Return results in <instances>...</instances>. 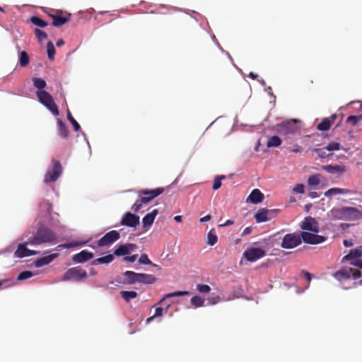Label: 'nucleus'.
Masks as SVG:
<instances>
[{
    "instance_id": "1",
    "label": "nucleus",
    "mask_w": 362,
    "mask_h": 362,
    "mask_svg": "<svg viewBox=\"0 0 362 362\" xmlns=\"http://www.w3.org/2000/svg\"><path fill=\"white\" fill-rule=\"evenodd\" d=\"M329 216L333 220L351 221L362 219V206L361 209L351 206L333 208L329 211Z\"/></svg>"
},
{
    "instance_id": "2",
    "label": "nucleus",
    "mask_w": 362,
    "mask_h": 362,
    "mask_svg": "<svg viewBox=\"0 0 362 362\" xmlns=\"http://www.w3.org/2000/svg\"><path fill=\"white\" fill-rule=\"evenodd\" d=\"M57 240V235L45 226H40L34 235L29 239L31 245H39L43 243H53Z\"/></svg>"
},
{
    "instance_id": "3",
    "label": "nucleus",
    "mask_w": 362,
    "mask_h": 362,
    "mask_svg": "<svg viewBox=\"0 0 362 362\" xmlns=\"http://www.w3.org/2000/svg\"><path fill=\"white\" fill-rule=\"evenodd\" d=\"M164 192V188L158 187L153 189H141L139 192V195L141 197L140 199L136 201V202L132 206V209L134 212H138L141 208L143 204H148L156 197L159 196Z\"/></svg>"
},
{
    "instance_id": "4",
    "label": "nucleus",
    "mask_w": 362,
    "mask_h": 362,
    "mask_svg": "<svg viewBox=\"0 0 362 362\" xmlns=\"http://www.w3.org/2000/svg\"><path fill=\"white\" fill-rule=\"evenodd\" d=\"M298 122L295 119L283 122L276 125V131L282 135L295 134L300 131Z\"/></svg>"
},
{
    "instance_id": "5",
    "label": "nucleus",
    "mask_w": 362,
    "mask_h": 362,
    "mask_svg": "<svg viewBox=\"0 0 362 362\" xmlns=\"http://www.w3.org/2000/svg\"><path fill=\"white\" fill-rule=\"evenodd\" d=\"M37 96L39 101L43 104L55 116L59 115V110L52 95L45 90H38Z\"/></svg>"
},
{
    "instance_id": "6",
    "label": "nucleus",
    "mask_w": 362,
    "mask_h": 362,
    "mask_svg": "<svg viewBox=\"0 0 362 362\" xmlns=\"http://www.w3.org/2000/svg\"><path fill=\"white\" fill-rule=\"evenodd\" d=\"M88 277L87 272L80 267H72L68 269L62 277V281H79Z\"/></svg>"
},
{
    "instance_id": "7",
    "label": "nucleus",
    "mask_w": 362,
    "mask_h": 362,
    "mask_svg": "<svg viewBox=\"0 0 362 362\" xmlns=\"http://www.w3.org/2000/svg\"><path fill=\"white\" fill-rule=\"evenodd\" d=\"M301 243V234L288 233L283 238L281 246L284 249H292L300 245Z\"/></svg>"
},
{
    "instance_id": "8",
    "label": "nucleus",
    "mask_w": 362,
    "mask_h": 362,
    "mask_svg": "<svg viewBox=\"0 0 362 362\" xmlns=\"http://www.w3.org/2000/svg\"><path fill=\"white\" fill-rule=\"evenodd\" d=\"M265 255L264 250L260 247H249L244 251L243 257L247 262H254L264 257Z\"/></svg>"
},
{
    "instance_id": "9",
    "label": "nucleus",
    "mask_w": 362,
    "mask_h": 362,
    "mask_svg": "<svg viewBox=\"0 0 362 362\" xmlns=\"http://www.w3.org/2000/svg\"><path fill=\"white\" fill-rule=\"evenodd\" d=\"M53 167L52 170H49L45 175L44 182L45 183L55 182L61 175L62 167L59 161L52 160Z\"/></svg>"
},
{
    "instance_id": "10",
    "label": "nucleus",
    "mask_w": 362,
    "mask_h": 362,
    "mask_svg": "<svg viewBox=\"0 0 362 362\" xmlns=\"http://www.w3.org/2000/svg\"><path fill=\"white\" fill-rule=\"evenodd\" d=\"M120 238V233L117 230H111L98 240V247L110 246Z\"/></svg>"
},
{
    "instance_id": "11",
    "label": "nucleus",
    "mask_w": 362,
    "mask_h": 362,
    "mask_svg": "<svg viewBox=\"0 0 362 362\" xmlns=\"http://www.w3.org/2000/svg\"><path fill=\"white\" fill-rule=\"evenodd\" d=\"M279 211V209L269 210L267 209H261L255 215V218L257 223L265 222L275 217Z\"/></svg>"
},
{
    "instance_id": "12",
    "label": "nucleus",
    "mask_w": 362,
    "mask_h": 362,
    "mask_svg": "<svg viewBox=\"0 0 362 362\" xmlns=\"http://www.w3.org/2000/svg\"><path fill=\"white\" fill-rule=\"evenodd\" d=\"M301 240L304 243L310 245H316L323 243L326 240V238L322 235L311 233L309 232L303 231L301 233Z\"/></svg>"
},
{
    "instance_id": "13",
    "label": "nucleus",
    "mask_w": 362,
    "mask_h": 362,
    "mask_svg": "<svg viewBox=\"0 0 362 362\" xmlns=\"http://www.w3.org/2000/svg\"><path fill=\"white\" fill-rule=\"evenodd\" d=\"M28 245H30V243H29V240L28 242L19 244L17 247V250L15 251L13 254V257L17 258H23L25 257L35 255L38 253L37 251L28 249Z\"/></svg>"
},
{
    "instance_id": "14",
    "label": "nucleus",
    "mask_w": 362,
    "mask_h": 362,
    "mask_svg": "<svg viewBox=\"0 0 362 362\" xmlns=\"http://www.w3.org/2000/svg\"><path fill=\"white\" fill-rule=\"evenodd\" d=\"M300 227L304 230H308L313 233L319 232V226L315 219L311 216H307L300 223Z\"/></svg>"
},
{
    "instance_id": "15",
    "label": "nucleus",
    "mask_w": 362,
    "mask_h": 362,
    "mask_svg": "<svg viewBox=\"0 0 362 362\" xmlns=\"http://www.w3.org/2000/svg\"><path fill=\"white\" fill-rule=\"evenodd\" d=\"M121 224L128 227L136 228L139 224V216L130 212H127L122 218Z\"/></svg>"
},
{
    "instance_id": "16",
    "label": "nucleus",
    "mask_w": 362,
    "mask_h": 362,
    "mask_svg": "<svg viewBox=\"0 0 362 362\" xmlns=\"http://www.w3.org/2000/svg\"><path fill=\"white\" fill-rule=\"evenodd\" d=\"M93 257V253L87 250H82L80 252L73 255L72 260L75 263H83Z\"/></svg>"
},
{
    "instance_id": "17",
    "label": "nucleus",
    "mask_w": 362,
    "mask_h": 362,
    "mask_svg": "<svg viewBox=\"0 0 362 362\" xmlns=\"http://www.w3.org/2000/svg\"><path fill=\"white\" fill-rule=\"evenodd\" d=\"M136 247V245L128 243L119 245L114 252L116 256L127 255L130 250H134Z\"/></svg>"
},
{
    "instance_id": "18",
    "label": "nucleus",
    "mask_w": 362,
    "mask_h": 362,
    "mask_svg": "<svg viewBox=\"0 0 362 362\" xmlns=\"http://www.w3.org/2000/svg\"><path fill=\"white\" fill-rule=\"evenodd\" d=\"M264 194L258 189H253L247 197L246 202L252 204H259L262 202Z\"/></svg>"
},
{
    "instance_id": "19",
    "label": "nucleus",
    "mask_w": 362,
    "mask_h": 362,
    "mask_svg": "<svg viewBox=\"0 0 362 362\" xmlns=\"http://www.w3.org/2000/svg\"><path fill=\"white\" fill-rule=\"evenodd\" d=\"M362 256V250L361 248L357 247L354 250H351L349 254L345 255L343 259L342 262L345 261H350L354 262L355 260L358 259Z\"/></svg>"
},
{
    "instance_id": "20",
    "label": "nucleus",
    "mask_w": 362,
    "mask_h": 362,
    "mask_svg": "<svg viewBox=\"0 0 362 362\" xmlns=\"http://www.w3.org/2000/svg\"><path fill=\"white\" fill-rule=\"evenodd\" d=\"M158 214V209H153L151 213L147 214L142 219L143 227L148 228L151 226Z\"/></svg>"
},
{
    "instance_id": "21",
    "label": "nucleus",
    "mask_w": 362,
    "mask_h": 362,
    "mask_svg": "<svg viewBox=\"0 0 362 362\" xmlns=\"http://www.w3.org/2000/svg\"><path fill=\"white\" fill-rule=\"evenodd\" d=\"M57 257H58V254L54 253V254H52V255H47L45 257H40L35 261V265L36 267H43L45 265L49 264Z\"/></svg>"
},
{
    "instance_id": "22",
    "label": "nucleus",
    "mask_w": 362,
    "mask_h": 362,
    "mask_svg": "<svg viewBox=\"0 0 362 362\" xmlns=\"http://www.w3.org/2000/svg\"><path fill=\"white\" fill-rule=\"evenodd\" d=\"M156 278L152 274L138 273V283L143 284H153Z\"/></svg>"
},
{
    "instance_id": "23",
    "label": "nucleus",
    "mask_w": 362,
    "mask_h": 362,
    "mask_svg": "<svg viewBox=\"0 0 362 362\" xmlns=\"http://www.w3.org/2000/svg\"><path fill=\"white\" fill-rule=\"evenodd\" d=\"M53 19L52 25L54 27H61L69 21L70 14L68 16H62L60 15H50Z\"/></svg>"
},
{
    "instance_id": "24",
    "label": "nucleus",
    "mask_w": 362,
    "mask_h": 362,
    "mask_svg": "<svg viewBox=\"0 0 362 362\" xmlns=\"http://www.w3.org/2000/svg\"><path fill=\"white\" fill-rule=\"evenodd\" d=\"M321 169L327 171V173L330 174H334L336 173H343L346 171V167L344 165H323L321 167Z\"/></svg>"
},
{
    "instance_id": "25",
    "label": "nucleus",
    "mask_w": 362,
    "mask_h": 362,
    "mask_svg": "<svg viewBox=\"0 0 362 362\" xmlns=\"http://www.w3.org/2000/svg\"><path fill=\"white\" fill-rule=\"evenodd\" d=\"M352 194V191L349 189L334 187L328 189L325 192V197H331L336 194Z\"/></svg>"
},
{
    "instance_id": "26",
    "label": "nucleus",
    "mask_w": 362,
    "mask_h": 362,
    "mask_svg": "<svg viewBox=\"0 0 362 362\" xmlns=\"http://www.w3.org/2000/svg\"><path fill=\"white\" fill-rule=\"evenodd\" d=\"M350 272L351 271L349 269H343L334 273V276L339 281H342L351 279Z\"/></svg>"
},
{
    "instance_id": "27",
    "label": "nucleus",
    "mask_w": 362,
    "mask_h": 362,
    "mask_svg": "<svg viewBox=\"0 0 362 362\" xmlns=\"http://www.w3.org/2000/svg\"><path fill=\"white\" fill-rule=\"evenodd\" d=\"M126 278V283L128 284H134L138 283V273L132 271H127L123 274Z\"/></svg>"
},
{
    "instance_id": "28",
    "label": "nucleus",
    "mask_w": 362,
    "mask_h": 362,
    "mask_svg": "<svg viewBox=\"0 0 362 362\" xmlns=\"http://www.w3.org/2000/svg\"><path fill=\"white\" fill-rule=\"evenodd\" d=\"M114 259L113 255H107L104 257H101L99 258H97L92 261L91 264L92 265H98L100 264H109L112 262Z\"/></svg>"
},
{
    "instance_id": "29",
    "label": "nucleus",
    "mask_w": 362,
    "mask_h": 362,
    "mask_svg": "<svg viewBox=\"0 0 362 362\" xmlns=\"http://www.w3.org/2000/svg\"><path fill=\"white\" fill-rule=\"evenodd\" d=\"M57 131L59 135L62 138H66L69 135V129L66 124L60 119L57 121Z\"/></svg>"
},
{
    "instance_id": "30",
    "label": "nucleus",
    "mask_w": 362,
    "mask_h": 362,
    "mask_svg": "<svg viewBox=\"0 0 362 362\" xmlns=\"http://www.w3.org/2000/svg\"><path fill=\"white\" fill-rule=\"evenodd\" d=\"M282 141L278 136H272L269 138L267 142V146L268 148L279 147L281 146Z\"/></svg>"
},
{
    "instance_id": "31",
    "label": "nucleus",
    "mask_w": 362,
    "mask_h": 362,
    "mask_svg": "<svg viewBox=\"0 0 362 362\" xmlns=\"http://www.w3.org/2000/svg\"><path fill=\"white\" fill-rule=\"evenodd\" d=\"M137 295H138L137 293L134 291H120V296L127 302H129L132 299L136 298Z\"/></svg>"
},
{
    "instance_id": "32",
    "label": "nucleus",
    "mask_w": 362,
    "mask_h": 362,
    "mask_svg": "<svg viewBox=\"0 0 362 362\" xmlns=\"http://www.w3.org/2000/svg\"><path fill=\"white\" fill-rule=\"evenodd\" d=\"M30 62L29 56L25 51H21L19 54V64L25 67L28 65Z\"/></svg>"
},
{
    "instance_id": "33",
    "label": "nucleus",
    "mask_w": 362,
    "mask_h": 362,
    "mask_svg": "<svg viewBox=\"0 0 362 362\" xmlns=\"http://www.w3.org/2000/svg\"><path fill=\"white\" fill-rule=\"evenodd\" d=\"M218 241V237L216 234L215 230L211 229L207 234V244L213 246Z\"/></svg>"
},
{
    "instance_id": "34",
    "label": "nucleus",
    "mask_w": 362,
    "mask_h": 362,
    "mask_svg": "<svg viewBox=\"0 0 362 362\" xmlns=\"http://www.w3.org/2000/svg\"><path fill=\"white\" fill-rule=\"evenodd\" d=\"M30 21L33 25H35L37 27H40V28H45L48 25L46 21H45L40 17L35 16H32L30 18Z\"/></svg>"
},
{
    "instance_id": "35",
    "label": "nucleus",
    "mask_w": 362,
    "mask_h": 362,
    "mask_svg": "<svg viewBox=\"0 0 362 362\" xmlns=\"http://www.w3.org/2000/svg\"><path fill=\"white\" fill-rule=\"evenodd\" d=\"M332 122L329 118H325L322 121L317 124V129L320 131H327L329 129Z\"/></svg>"
},
{
    "instance_id": "36",
    "label": "nucleus",
    "mask_w": 362,
    "mask_h": 362,
    "mask_svg": "<svg viewBox=\"0 0 362 362\" xmlns=\"http://www.w3.org/2000/svg\"><path fill=\"white\" fill-rule=\"evenodd\" d=\"M320 174H315L310 176L308 179V185L309 186H317L320 182Z\"/></svg>"
},
{
    "instance_id": "37",
    "label": "nucleus",
    "mask_w": 362,
    "mask_h": 362,
    "mask_svg": "<svg viewBox=\"0 0 362 362\" xmlns=\"http://www.w3.org/2000/svg\"><path fill=\"white\" fill-rule=\"evenodd\" d=\"M139 262L140 264H148V265H152L153 267H157L158 269H160V267L156 264H153L148 257V255L146 254H142L139 259Z\"/></svg>"
},
{
    "instance_id": "38",
    "label": "nucleus",
    "mask_w": 362,
    "mask_h": 362,
    "mask_svg": "<svg viewBox=\"0 0 362 362\" xmlns=\"http://www.w3.org/2000/svg\"><path fill=\"white\" fill-rule=\"evenodd\" d=\"M188 295H189V291H175V292L165 294L164 296V297L161 299V300L160 301L159 303H160L162 301H163L165 298L188 296Z\"/></svg>"
},
{
    "instance_id": "39",
    "label": "nucleus",
    "mask_w": 362,
    "mask_h": 362,
    "mask_svg": "<svg viewBox=\"0 0 362 362\" xmlns=\"http://www.w3.org/2000/svg\"><path fill=\"white\" fill-rule=\"evenodd\" d=\"M84 244H85V243H79V242H77V241H74V242H71V243H64V244L59 245L56 247V250H59V249H61V248L76 247H78V246L83 245Z\"/></svg>"
},
{
    "instance_id": "40",
    "label": "nucleus",
    "mask_w": 362,
    "mask_h": 362,
    "mask_svg": "<svg viewBox=\"0 0 362 362\" xmlns=\"http://www.w3.org/2000/svg\"><path fill=\"white\" fill-rule=\"evenodd\" d=\"M33 85L35 88H38L39 90H42L46 86V82L44 79L40 78H33Z\"/></svg>"
},
{
    "instance_id": "41",
    "label": "nucleus",
    "mask_w": 362,
    "mask_h": 362,
    "mask_svg": "<svg viewBox=\"0 0 362 362\" xmlns=\"http://www.w3.org/2000/svg\"><path fill=\"white\" fill-rule=\"evenodd\" d=\"M191 303L195 308H199L204 305V299L199 296H194L191 298Z\"/></svg>"
},
{
    "instance_id": "42",
    "label": "nucleus",
    "mask_w": 362,
    "mask_h": 362,
    "mask_svg": "<svg viewBox=\"0 0 362 362\" xmlns=\"http://www.w3.org/2000/svg\"><path fill=\"white\" fill-rule=\"evenodd\" d=\"M47 52L48 58L52 60L55 54V48L53 43L51 41H49L47 44Z\"/></svg>"
},
{
    "instance_id": "43",
    "label": "nucleus",
    "mask_w": 362,
    "mask_h": 362,
    "mask_svg": "<svg viewBox=\"0 0 362 362\" xmlns=\"http://www.w3.org/2000/svg\"><path fill=\"white\" fill-rule=\"evenodd\" d=\"M361 120H362V115H351L347 117L346 122L352 124L353 126H356Z\"/></svg>"
},
{
    "instance_id": "44",
    "label": "nucleus",
    "mask_w": 362,
    "mask_h": 362,
    "mask_svg": "<svg viewBox=\"0 0 362 362\" xmlns=\"http://www.w3.org/2000/svg\"><path fill=\"white\" fill-rule=\"evenodd\" d=\"M35 35L38 41L42 42L47 38V35L45 31H42L38 28L34 30Z\"/></svg>"
},
{
    "instance_id": "45",
    "label": "nucleus",
    "mask_w": 362,
    "mask_h": 362,
    "mask_svg": "<svg viewBox=\"0 0 362 362\" xmlns=\"http://www.w3.org/2000/svg\"><path fill=\"white\" fill-rule=\"evenodd\" d=\"M67 119L71 123V124L73 125L74 129L76 132H78L80 129V128H81L80 125L76 121V119L73 117V116L71 115V114L69 110H67Z\"/></svg>"
},
{
    "instance_id": "46",
    "label": "nucleus",
    "mask_w": 362,
    "mask_h": 362,
    "mask_svg": "<svg viewBox=\"0 0 362 362\" xmlns=\"http://www.w3.org/2000/svg\"><path fill=\"white\" fill-rule=\"evenodd\" d=\"M33 276V272H31L30 271H24V272H21L18 274L17 279L19 281H22V280L28 279L32 277Z\"/></svg>"
},
{
    "instance_id": "47",
    "label": "nucleus",
    "mask_w": 362,
    "mask_h": 362,
    "mask_svg": "<svg viewBox=\"0 0 362 362\" xmlns=\"http://www.w3.org/2000/svg\"><path fill=\"white\" fill-rule=\"evenodd\" d=\"M341 148V144L339 142H332L329 144L325 148L329 151H337Z\"/></svg>"
},
{
    "instance_id": "48",
    "label": "nucleus",
    "mask_w": 362,
    "mask_h": 362,
    "mask_svg": "<svg viewBox=\"0 0 362 362\" xmlns=\"http://www.w3.org/2000/svg\"><path fill=\"white\" fill-rule=\"evenodd\" d=\"M197 289L199 292L202 293H208L211 291L210 286L206 284H197Z\"/></svg>"
},
{
    "instance_id": "49",
    "label": "nucleus",
    "mask_w": 362,
    "mask_h": 362,
    "mask_svg": "<svg viewBox=\"0 0 362 362\" xmlns=\"http://www.w3.org/2000/svg\"><path fill=\"white\" fill-rule=\"evenodd\" d=\"M225 176H218L214 180L213 189L216 190L219 189L221 186V180L224 179Z\"/></svg>"
},
{
    "instance_id": "50",
    "label": "nucleus",
    "mask_w": 362,
    "mask_h": 362,
    "mask_svg": "<svg viewBox=\"0 0 362 362\" xmlns=\"http://www.w3.org/2000/svg\"><path fill=\"white\" fill-rule=\"evenodd\" d=\"M349 270L351 271V272H350V274L351 278H352L353 279H358L361 277L362 273L360 270L353 268H349Z\"/></svg>"
},
{
    "instance_id": "51",
    "label": "nucleus",
    "mask_w": 362,
    "mask_h": 362,
    "mask_svg": "<svg viewBox=\"0 0 362 362\" xmlns=\"http://www.w3.org/2000/svg\"><path fill=\"white\" fill-rule=\"evenodd\" d=\"M304 189H305L304 185L298 184L293 188L292 191L296 194H303L305 192Z\"/></svg>"
},
{
    "instance_id": "52",
    "label": "nucleus",
    "mask_w": 362,
    "mask_h": 362,
    "mask_svg": "<svg viewBox=\"0 0 362 362\" xmlns=\"http://www.w3.org/2000/svg\"><path fill=\"white\" fill-rule=\"evenodd\" d=\"M288 149L291 153H298L301 151V147L297 144H294L293 146L288 147Z\"/></svg>"
},
{
    "instance_id": "53",
    "label": "nucleus",
    "mask_w": 362,
    "mask_h": 362,
    "mask_svg": "<svg viewBox=\"0 0 362 362\" xmlns=\"http://www.w3.org/2000/svg\"><path fill=\"white\" fill-rule=\"evenodd\" d=\"M163 310L162 308H156L153 317H161L163 315Z\"/></svg>"
},
{
    "instance_id": "54",
    "label": "nucleus",
    "mask_w": 362,
    "mask_h": 362,
    "mask_svg": "<svg viewBox=\"0 0 362 362\" xmlns=\"http://www.w3.org/2000/svg\"><path fill=\"white\" fill-rule=\"evenodd\" d=\"M136 257H137L136 255H133L132 256H126L124 258V260L126 262H134L136 260Z\"/></svg>"
},
{
    "instance_id": "55",
    "label": "nucleus",
    "mask_w": 362,
    "mask_h": 362,
    "mask_svg": "<svg viewBox=\"0 0 362 362\" xmlns=\"http://www.w3.org/2000/svg\"><path fill=\"white\" fill-rule=\"evenodd\" d=\"M209 300L211 304H216L220 301V297L218 296H216L209 298Z\"/></svg>"
},
{
    "instance_id": "56",
    "label": "nucleus",
    "mask_w": 362,
    "mask_h": 362,
    "mask_svg": "<svg viewBox=\"0 0 362 362\" xmlns=\"http://www.w3.org/2000/svg\"><path fill=\"white\" fill-rule=\"evenodd\" d=\"M351 264L362 269V259L351 262Z\"/></svg>"
},
{
    "instance_id": "57",
    "label": "nucleus",
    "mask_w": 362,
    "mask_h": 362,
    "mask_svg": "<svg viewBox=\"0 0 362 362\" xmlns=\"http://www.w3.org/2000/svg\"><path fill=\"white\" fill-rule=\"evenodd\" d=\"M252 227H247L244 229V230L243 231L241 235L242 236H245V235H247L249 234H250L252 233Z\"/></svg>"
},
{
    "instance_id": "58",
    "label": "nucleus",
    "mask_w": 362,
    "mask_h": 362,
    "mask_svg": "<svg viewBox=\"0 0 362 362\" xmlns=\"http://www.w3.org/2000/svg\"><path fill=\"white\" fill-rule=\"evenodd\" d=\"M11 281V280H10L8 279L0 280V288L4 285H6L5 287L8 286H9L8 283H10Z\"/></svg>"
},
{
    "instance_id": "59",
    "label": "nucleus",
    "mask_w": 362,
    "mask_h": 362,
    "mask_svg": "<svg viewBox=\"0 0 362 362\" xmlns=\"http://www.w3.org/2000/svg\"><path fill=\"white\" fill-rule=\"evenodd\" d=\"M234 223V221L233 220H227L224 223L220 224V227H226L230 225H233Z\"/></svg>"
},
{
    "instance_id": "60",
    "label": "nucleus",
    "mask_w": 362,
    "mask_h": 362,
    "mask_svg": "<svg viewBox=\"0 0 362 362\" xmlns=\"http://www.w3.org/2000/svg\"><path fill=\"white\" fill-rule=\"evenodd\" d=\"M211 216L210 215H206V216H204V217L201 218L199 219V221H200L201 223H204V222H206V221H210V220H211Z\"/></svg>"
},
{
    "instance_id": "61",
    "label": "nucleus",
    "mask_w": 362,
    "mask_h": 362,
    "mask_svg": "<svg viewBox=\"0 0 362 362\" xmlns=\"http://www.w3.org/2000/svg\"><path fill=\"white\" fill-rule=\"evenodd\" d=\"M343 243L345 247H351L354 245L353 242L351 240H344L343 241Z\"/></svg>"
},
{
    "instance_id": "62",
    "label": "nucleus",
    "mask_w": 362,
    "mask_h": 362,
    "mask_svg": "<svg viewBox=\"0 0 362 362\" xmlns=\"http://www.w3.org/2000/svg\"><path fill=\"white\" fill-rule=\"evenodd\" d=\"M308 196L310 198L314 199V198L318 197V194L316 192H309Z\"/></svg>"
},
{
    "instance_id": "63",
    "label": "nucleus",
    "mask_w": 362,
    "mask_h": 362,
    "mask_svg": "<svg viewBox=\"0 0 362 362\" xmlns=\"http://www.w3.org/2000/svg\"><path fill=\"white\" fill-rule=\"evenodd\" d=\"M174 220L178 223H181L182 221V216L177 215L174 217Z\"/></svg>"
},
{
    "instance_id": "64",
    "label": "nucleus",
    "mask_w": 362,
    "mask_h": 362,
    "mask_svg": "<svg viewBox=\"0 0 362 362\" xmlns=\"http://www.w3.org/2000/svg\"><path fill=\"white\" fill-rule=\"evenodd\" d=\"M249 76L252 78V79H256L258 77V75L257 74H255L253 72H250Z\"/></svg>"
}]
</instances>
